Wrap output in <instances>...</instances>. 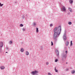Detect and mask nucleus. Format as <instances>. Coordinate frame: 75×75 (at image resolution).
<instances>
[{
  "label": "nucleus",
  "mask_w": 75,
  "mask_h": 75,
  "mask_svg": "<svg viewBox=\"0 0 75 75\" xmlns=\"http://www.w3.org/2000/svg\"><path fill=\"white\" fill-rule=\"evenodd\" d=\"M54 34L53 35L54 39H56L58 37L61 31V27L59 26L58 28L57 27H55L54 28Z\"/></svg>",
  "instance_id": "f257e3e1"
},
{
  "label": "nucleus",
  "mask_w": 75,
  "mask_h": 75,
  "mask_svg": "<svg viewBox=\"0 0 75 75\" xmlns=\"http://www.w3.org/2000/svg\"><path fill=\"white\" fill-rule=\"evenodd\" d=\"M38 73V72L36 70L35 71H33L31 72V74L33 75H35Z\"/></svg>",
  "instance_id": "f03ea898"
},
{
  "label": "nucleus",
  "mask_w": 75,
  "mask_h": 75,
  "mask_svg": "<svg viewBox=\"0 0 75 75\" xmlns=\"http://www.w3.org/2000/svg\"><path fill=\"white\" fill-rule=\"evenodd\" d=\"M62 11H66V8H65V7L64 6H63L62 8Z\"/></svg>",
  "instance_id": "7ed1b4c3"
},
{
  "label": "nucleus",
  "mask_w": 75,
  "mask_h": 75,
  "mask_svg": "<svg viewBox=\"0 0 75 75\" xmlns=\"http://www.w3.org/2000/svg\"><path fill=\"white\" fill-rule=\"evenodd\" d=\"M64 58H66V55H65V54H63V55L62 56V61H64Z\"/></svg>",
  "instance_id": "20e7f679"
},
{
  "label": "nucleus",
  "mask_w": 75,
  "mask_h": 75,
  "mask_svg": "<svg viewBox=\"0 0 75 75\" xmlns=\"http://www.w3.org/2000/svg\"><path fill=\"white\" fill-rule=\"evenodd\" d=\"M63 40H67V37H66V34H65V33L64 35Z\"/></svg>",
  "instance_id": "39448f33"
},
{
  "label": "nucleus",
  "mask_w": 75,
  "mask_h": 75,
  "mask_svg": "<svg viewBox=\"0 0 75 75\" xmlns=\"http://www.w3.org/2000/svg\"><path fill=\"white\" fill-rule=\"evenodd\" d=\"M3 42H0V47L1 48L3 47Z\"/></svg>",
  "instance_id": "423d86ee"
},
{
  "label": "nucleus",
  "mask_w": 75,
  "mask_h": 75,
  "mask_svg": "<svg viewBox=\"0 0 75 75\" xmlns=\"http://www.w3.org/2000/svg\"><path fill=\"white\" fill-rule=\"evenodd\" d=\"M55 52L57 56L58 57V56H59V52H58V50H56Z\"/></svg>",
  "instance_id": "0eeeda50"
},
{
  "label": "nucleus",
  "mask_w": 75,
  "mask_h": 75,
  "mask_svg": "<svg viewBox=\"0 0 75 75\" xmlns=\"http://www.w3.org/2000/svg\"><path fill=\"white\" fill-rule=\"evenodd\" d=\"M20 51L21 52H23V51H24V49L23 48H21L20 50Z\"/></svg>",
  "instance_id": "6e6552de"
},
{
  "label": "nucleus",
  "mask_w": 75,
  "mask_h": 75,
  "mask_svg": "<svg viewBox=\"0 0 75 75\" xmlns=\"http://www.w3.org/2000/svg\"><path fill=\"white\" fill-rule=\"evenodd\" d=\"M1 69H5V67L2 66V67H1Z\"/></svg>",
  "instance_id": "1a4fd4ad"
},
{
  "label": "nucleus",
  "mask_w": 75,
  "mask_h": 75,
  "mask_svg": "<svg viewBox=\"0 0 75 75\" xmlns=\"http://www.w3.org/2000/svg\"><path fill=\"white\" fill-rule=\"evenodd\" d=\"M69 2L70 4H72V3H73V1L72 0H70Z\"/></svg>",
  "instance_id": "9d476101"
},
{
  "label": "nucleus",
  "mask_w": 75,
  "mask_h": 75,
  "mask_svg": "<svg viewBox=\"0 0 75 75\" xmlns=\"http://www.w3.org/2000/svg\"><path fill=\"white\" fill-rule=\"evenodd\" d=\"M25 54L26 55H29V52H28L27 51L25 52Z\"/></svg>",
  "instance_id": "9b49d317"
},
{
  "label": "nucleus",
  "mask_w": 75,
  "mask_h": 75,
  "mask_svg": "<svg viewBox=\"0 0 75 75\" xmlns=\"http://www.w3.org/2000/svg\"><path fill=\"white\" fill-rule=\"evenodd\" d=\"M68 8H69V10L70 11V12H72V9H71V8L70 7H69Z\"/></svg>",
  "instance_id": "f8f14e48"
},
{
  "label": "nucleus",
  "mask_w": 75,
  "mask_h": 75,
  "mask_svg": "<svg viewBox=\"0 0 75 75\" xmlns=\"http://www.w3.org/2000/svg\"><path fill=\"white\" fill-rule=\"evenodd\" d=\"M66 44V45L67 46H68V45L69 44V42H67Z\"/></svg>",
  "instance_id": "ddd939ff"
},
{
  "label": "nucleus",
  "mask_w": 75,
  "mask_h": 75,
  "mask_svg": "<svg viewBox=\"0 0 75 75\" xmlns=\"http://www.w3.org/2000/svg\"><path fill=\"white\" fill-rule=\"evenodd\" d=\"M68 24L69 25H71L72 24V23L71 22H68Z\"/></svg>",
  "instance_id": "4468645a"
},
{
  "label": "nucleus",
  "mask_w": 75,
  "mask_h": 75,
  "mask_svg": "<svg viewBox=\"0 0 75 75\" xmlns=\"http://www.w3.org/2000/svg\"><path fill=\"white\" fill-rule=\"evenodd\" d=\"M75 72V71L74 70H73L71 72L72 74H74V73Z\"/></svg>",
  "instance_id": "2eb2a0df"
},
{
  "label": "nucleus",
  "mask_w": 75,
  "mask_h": 75,
  "mask_svg": "<svg viewBox=\"0 0 75 75\" xmlns=\"http://www.w3.org/2000/svg\"><path fill=\"white\" fill-rule=\"evenodd\" d=\"M36 33H38V28H36Z\"/></svg>",
  "instance_id": "dca6fc26"
},
{
  "label": "nucleus",
  "mask_w": 75,
  "mask_h": 75,
  "mask_svg": "<svg viewBox=\"0 0 75 75\" xmlns=\"http://www.w3.org/2000/svg\"><path fill=\"white\" fill-rule=\"evenodd\" d=\"M55 72H58V70L56 69V67H55Z\"/></svg>",
  "instance_id": "f3484780"
},
{
  "label": "nucleus",
  "mask_w": 75,
  "mask_h": 75,
  "mask_svg": "<svg viewBox=\"0 0 75 75\" xmlns=\"http://www.w3.org/2000/svg\"><path fill=\"white\" fill-rule=\"evenodd\" d=\"M3 4H2L1 3H0V6H3Z\"/></svg>",
  "instance_id": "a211bd4d"
},
{
  "label": "nucleus",
  "mask_w": 75,
  "mask_h": 75,
  "mask_svg": "<svg viewBox=\"0 0 75 75\" xmlns=\"http://www.w3.org/2000/svg\"><path fill=\"white\" fill-rule=\"evenodd\" d=\"M20 27H23V24H21L20 25Z\"/></svg>",
  "instance_id": "6ab92c4d"
},
{
  "label": "nucleus",
  "mask_w": 75,
  "mask_h": 75,
  "mask_svg": "<svg viewBox=\"0 0 75 75\" xmlns=\"http://www.w3.org/2000/svg\"><path fill=\"white\" fill-rule=\"evenodd\" d=\"M57 61H58V60L57 59H56L55 60V62H57Z\"/></svg>",
  "instance_id": "aec40b11"
},
{
  "label": "nucleus",
  "mask_w": 75,
  "mask_h": 75,
  "mask_svg": "<svg viewBox=\"0 0 75 75\" xmlns=\"http://www.w3.org/2000/svg\"><path fill=\"white\" fill-rule=\"evenodd\" d=\"M52 26H53V25L52 24L50 25V27H52Z\"/></svg>",
  "instance_id": "412c9836"
},
{
  "label": "nucleus",
  "mask_w": 75,
  "mask_h": 75,
  "mask_svg": "<svg viewBox=\"0 0 75 75\" xmlns=\"http://www.w3.org/2000/svg\"><path fill=\"white\" fill-rule=\"evenodd\" d=\"M33 25L35 26V25H36V23H33Z\"/></svg>",
  "instance_id": "4be33fe9"
},
{
  "label": "nucleus",
  "mask_w": 75,
  "mask_h": 75,
  "mask_svg": "<svg viewBox=\"0 0 75 75\" xmlns=\"http://www.w3.org/2000/svg\"><path fill=\"white\" fill-rule=\"evenodd\" d=\"M70 44L71 45H72V41H71Z\"/></svg>",
  "instance_id": "5701e85b"
},
{
  "label": "nucleus",
  "mask_w": 75,
  "mask_h": 75,
  "mask_svg": "<svg viewBox=\"0 0 75 75\" xmlns=\"http://www.w3.org/2000/svg\"><path fill=\"white\" fill-rule=\"evenodd\" d=\"M2 51V50L1 49H1H0V52H1Z\"/></svg>",
  "instance_id": "b1692460"
},
{
  "label": "nucleus",
  "mask_w": 75,
  "mask_h": 75,
  "mask_svg": "<svg viewBox=\"0 0 75 75\" xmlns=\"http://www.w3.org/2000/svg\"><path fill=\"white\" fill-rule=\"evenodd\" d=\"M46 65H48V64H49V62H47L46 63Z\"/></svg>",
  "instance_id": "393cba45"
},
{
  "label": "nucleus",
  "mask_w": 75,
  "mask_h": 75,
  "mask_svg": "<svg viewBox=\"0 0 75 75\" xmlns=\"http://www.w3.org/2000/svg\"><path fill=\"white\" fill-rule=\"evenodd\" d=\"M54 44H53V42L52 41L51 42V45H53Z\"/></svg>",
  "instance_id": "a878e982"
},
{
  "label": "nucleus",
  "mask_w": 75,
  "mask_h": 75,
  "mask_svg": "<svg viewBox=\"0 0 75 75\" xmlns=\"http://www.w3.org/2000/svg\"><path fill=\"white\" fill-rule=\"evenodd\" d=\"M12 42H12V41H10V42H9V43L10 44H12Z\"/></svg>",
  "instance_id": "bb28decb"
},
{
  "label": "nucleus",
  "mask_w": 75,
  "mask_h": 75,
  "mask_svg": "<svg viewBox=\"0 0 75 75\" xmlns=\"http://www.w3.org/2000/svg\"><path fill=\"white\" fill-rule=\"evenodd\" d=\"M22 30L23 31H25V29H23Z\"/></svg>",
  "instance_id": "cd10ccee"
},
{
  "label": "nucleus",
  "mask_w": 75,
  "mask_h": 75,
  "mask_svg": "<svg viewBox=\"0 0 75 75\" xmlns=\"http://www.w3.org/2000/svg\"><path fill=\"white\" fill-rule=\"evenodd\" d=\"M48 75H52V74H51V73H48Z\"/></svg>",
  "instance_id": "c85d7f7f"
},
{
  "label": "nucleus",
  "mask_w": 75,
  "mask_h": 75,
  "mask_svg": "<svg viewBox=\"0 0 75 75\" xmlns=\"http://www.w3.org/2000/svg\"><path fill=\"white\" fill-rule=\"evenodd\" d=\"M65 52L66 54H68V51H66Z\"/></svg>",
  "instance_id": "c756f323"
},
{
  "label": "nucleus",
  "mask_w": 75,
  "mask_h": 75,
  "mask_svg": "<svg viewBox=\"0 0 75 75\" xmlns=\"http://www.w3.org/2000/svg\"><path fill=\"white\" fill-rule=\"evenodd\" d=\"M6 53H8L7 52H6Z\"/></svg>",
  "instance_id": "7c9ffc66"
},
{
  "label": "nucleus",
  "mask_w": 75,
  "mask_h": 75,
  "mask_svg": "<svg viewBox=\"0 0 75 75\" xmlns=\"http://www.w3.org/2000/svg\"><path fill=\"white\" fill-rule=\"evenodd\" d=\"M66 64H68V62H67L66 63Z\"/></svg>",
  "instance_id": "2f4dec72"
}]
</instances>
